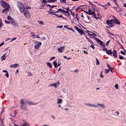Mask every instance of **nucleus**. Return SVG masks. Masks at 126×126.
<instances>
[{
  "mask_svg": "<svg viewBox=\"0 0 126 126\" xmlns=\"http://www.w3.org/2000/svg\"><path fill=\"white\" fill-rule=\"evenodd\" d=\"M74 28L78 32L80 30V29H79V28H78L77 26H75Z\"/></svg>",
  "mask_w": 126,
  "mask_h": 126,
  "instance_id": "nucleus-32",
  "label": "nucleus"
},
{
  "mask_svg": "<svg viewBox=\"0 0 126 126\" xmlns=\"http://www.w3.org/2000/svg\"><path fill=\"white\" fill-rule=\"evenodd\" d=\"M60 2L61 3H63L64 2V3H66V0H60Z\"/></svg>",
  "mask_w": 126,
  "mask_h": 126,
  "instance_id": "nucleus-33",
  "label": "nucleus"
},
{
  "mask_svg": "<svg viewBox=\"0 0 126 126\" xmlns=\"http://www.w3.org/2000/svg\"><path fill=\"white\" fill-rule=\"evenodd\" d=\"M17 39V38H16V37L13 38H12V40H11V42H12L13 41H15V40H16Z\"/></svg>",
  "mask_w": 126,
  "mask_h": 126,
  "instance_id": "nucleus-48",
  "label": "nucleus"
},
{
  "mask_svg": "<svg viewBox=\"0 0 126 126\" xmlns=\"http://www.w3.org/2000/svg\"><path fill=\"white\" fill-rule=\"evenodd\" d=\"M95 60H96V65H99V64H100V62H99V60H98V59L97 58H95Z\"/></svg>",
  "mask_w": 126,
  "mask_h": 126,
  "instance_id": "nucleus-31",
  "label": "nucleus"
},
{
  "mask_svg": "<svg viewBox=\"0 0 126 126\" xmlns=\"http://www.w3.org/2000/svg\"><path fill=\"white\" fill-rule=\"evenodd\" d=\"M121 54H122V55H124V56H126V53H125V52L123 51H121Z\"/></svg>",
  "mask_w": 126,
  "mask_h": 126,
  "instance_id": "nucleus-52",
  "label": "nucleus"
},
{
  "mask_svg": "<svg viewBox=\"0 0 126 126\" xmlns=\"http://www.w3.org/2000/svg\"><path fill=\"white\" fill-rule=\"evenodd\" d=\"M2 23L1 22V20L0 19V28L2 26Z\"/></svg>",
  "mask_w": 126,
  "mask_h": 126,
  "instance_id": "nucleus-53",
  "label": "nucleus"
},
{
  "mask_svg": "<svg viewBox=\"0 0 126 126\" xmlns=\"http://www.w3.org/2000/svg\"><path fill=\"white\" fill-rule=\"evenodd\" d=\"M59 85H60V83H52L49 85V87H53L54 86L55 88H57Z\"/></svg>",
  "mask_w": 126,
  "mask_h": 126,
  "instance_id": "nucleus-12",
  "label": "nucleus"
},
{
  "mask_svg": "<svg viewBox=\"0 0 126 126\" xmlns=\"http://www.w3.org/2000/svg\"><path fill=\"white\" fill-rule=\"evenodd\" d=\"M7 19L10 21V23H11L12 25H14L16 26V27H18V23H17L13 18H11V17L9 16H8Z\"/></svg>",
  "mask_w": 126,
  "mask_h": 126,
  "instance_id": "nucleus-5",
  "label": "nucleus"
},
{
  "mask_svg": "<svg viewBox=\"0 0 126 126\" xmlns=\"http://www.w3.org/2000/svg\"><path fill=\"white\" fill-rule=\"evenodd\" d=\"M64 51V46L58 48V52L59 53H63Z\"/></svg>",
  "mask_w": 126,
  "mask_h": 126,
  "instance_id": "nucleus-17",
  "label": "nucleus"
},
{
  "mask_svg": "<svg viewBox=\"0 0 126 126\" xmlns=\"http://www.w3.org/2000/svg\"><path fill=\"white\" fill-rule=\"evenodd\" d=\"M107 50L108 49H107L106 48H104L102 49V51H103L104 52H105V53H106V52L107 51Z\"/></svg>",
  "mask_w": 126,
  "mask_h": 126,
  "instance_id": "nucleus-54",
  "label": "nucleus"
},
{
  "mask_svg": "<svg viewBox=\"0 0 126 126\" xmlns=\"http://www.w3.org/2000/svg\"><path fill=\"white\" fill-rule=\"evenodd\" d=\"M107 67H108V68H110L111 65H110V64H109V63H107Z\"/></svg>",
  "mask_w": 126,
  "mask_h": 126,
  "instance_id": "nucleus-60",
  "label": "nucleus"
},
{
  "mask_svg": "<svg viewBox=\"0 0 126 126\" xmlns=\"http://www.w3.org/2000/svg\"><path fill=\"white\" fill-rule=\"evenodd\" d=\"M113 69V67H110V68H109V70H110V71H112V70Z\"/></svg>",
  "mask_w": 126,
  "mask_h": 126,
  "instance_id": "nucleus-62",
  "label": "nucleus"
},
{
  "mask_svg": "<svg viewBox=\"0 0 126 126\" xmlns=\"http://www.w3.org/2000/svg\"><path fill=\"white\" fill-rule=\"evenodd\" d=\"M42 2H44L45 3H47V0H43Z\"/></svg>",
  "mask_w": 126,
  "mask_h": 126,
  "instance_id": "nucleus-61",
  "label": "nucleus"
},
{
  "mask_svg": "<svg viewBox=\"0 0 126 126\" xmlns=\"http://www.w3.org/2000/svg\"><path fill=\"white\" fill-rule=\"evenodd\" d=\"M21 102V107L20 109L23 110L24 111H27V102L25 101L24 99H22L20 100Z\"/></svg>",
  "mask_w": 126,
  "mask_h": 126,
  "instance_id": "nucleus-2",
  "label": "nucleus"
},
{
  "mask_svg": "<svg viewBox=\"0 0 126 126\" xmlns=\"http://www.w3.org/2000/svg\"><path fill=\"white\" fill-rule=\"evenodd\" d=\"M28 76H32V73L31 72L28 73Z\"/></svg>",
  "mask_w": 126,
  "mask_h": 126,
  "instance_id": "nucleus-51",
  "label": "nucleus"
},
{
  "mask_svg": "<svg viewBox=\"0 0 126 126\" xmlns=\"http://www.w3.org/2000/svg\"><path fill=\"white\" fill-rule=\"evenodd\" d=\"M78 33H79V34L81 35H85V32H83V31H82V30H80L79 31V32H78Z\"/></svg>",
  "mask_w": 126,
  "mask_h": 126,
  "instance_id": "nucleus-22",
  "label": "nucleus"
},
{
  "mask_svg": "<svg viewBox=\"0 0 126 126\" xmlns=\"http://www.w3.org/2000/svg\"><path fill=\"white\" fill-rule=\"evenodd\" d=\"M34 44V49H35V50H38V49L40 48V46H42V42H40L38 41H35Z\"/></svg>",
  "mask_w": 126,
  "mask_h": 126,
  "instance_id": "nucleus-6",
  "label": "nucleus"
},
{
  "mask_svg": "<svg viewBox=\"0 0 126 126\" xmlns=\"http://www.w3.org/2000/svg\"><path fill=\"white\" fill-rule=\"evenodd\" d=\"M113 20L111 19L110 20H107L106 21V23L108 26L110 27H113L114 26V23H113Z\"/></svg>",
  "mask_w": 126,
  "mask_h": 126,
  "instance_id": "nucleus-9",
  "label": "nucleus"
},
{
  "mask_svg": "<svg viewBox=\"0 0 126 126\" xmlns=\"http://www.w3.org/2000/svg\"><path fill=\"white\" fill-rule=\"evenodd\" d=\"M6 55V54H5L1 57V61H5V59H6V56H5Z\"/></svg>",
  "mask_w": 126,
  "mask_h": 126,
  "instance_id": "nucleus-25",
  "label": "nucleus"
},
{
  "mask_svg": "<svg viewBox=\"0 0 126 126\" xmlns=\"http://www.w3.org/2000/svg\"><path fill=\"white\" fill-rule=\"evenodd\" d=\"M63 11V9H61V8H60V9H59L58 10V11Z\"/></svg>",
  "mask_w": 126,
  "mask_h": 126,
  "instance_id": "nucleus-63",
  "label": "nucleus"
},
{
  "mask_svg": "<svg viewBox=\"0 0 126 126\" xmlns=\"http://www.w3.org/2000/svg\"><path fill=\"white\" fill-rule=\"evenodd\" d=\"M63 103V99L58 98L57 104H62Z\"/></svg>",
  "mask_w": 126,
  "mask_h": 126,
  "instance_id": "nucleus-20",
  "label": "nucleus"
},
{
  "mask_svg": "<svg viewBox=\"0 0 126 126\" xmlns=\"http://www.w3.org/2000/svg\"><path fill=\"white\" fill-rule=\"evenodd\" d=\"M115 87L116 89H119V85L118 84H115Z\"/></svg>",
  "mask_w": 126,
  "mask_h": 126,
  "instance_id": "nucleus-41",
  "label": "nucleus"
},
{
  "mask_svg": "<svg viewBox=\"0 0 126 126\" xmlns=\"http://www.w3.org/2000/svg\"><path fill=\"white\" fill-rule=\"evenodd\" d=\"M62 11L64 13H68V11H64V10H63V9H62Z\"/></svg>",
  "mask_w": 126,
  "mask_h": 126,
  "instance_id": "nucleus-50",
  "label": "nucleus"
},
{
  "mask_svg": "<svg viewBox=\"0 0 126 126\" xmlns=\"http://www.w3.org/2000/svg\"><path fill=\"white\" fill-rule=\"evenodd\" d=\"M119 59H120V60H124V59H125V58H124L123 56H119Z\"/></svg>",
  "mask_w": 126,
  "mask_h": 126,
  "instance_id": "nucleus-46",
  "label": "nucleus"
},
{
  "mask_svg": "<svg viewBox=\"0 0 126 126\" xmlns=\"http://www.w3.org/2000/svg\"><path fill=\"white\" fill-rule=\"evenodd\" d=\"M2 72H5L6 74H5V76L7 77V78H8L9 77V74L8 73V72L6 70H4L2 71Z\"/></svg>",
  "mask_w": 126,
  "mask_h": 126,
  "instance_id": "nucleus-18",
  "label": "nucleus"
},
{
  "mask_svg": "<svg viewBox=\"0 0 126 126\" xmlns=\"http://www.w3.org/2000/svg\"><path fill=\"white\" fill-rule=\"evenodd\" d=\"M94 39L95 40V41H96L97 43L99 44V45H100V46H101V47H103V48H105V44H104V42L101 41V40L96 37H94Z\"/></svg>",
  "mask_w": 126,
  "mask_h": 126,
  "instance_id": "nucleus-8",
  "label": "nucleus"
},
{
  "mask_svg": "<svg viewBox=\"0 0 126 126\" xmlns=\"http://www.w3.org/2000/svg\"><path fill=\"white\" fill-rule=\"evenodd\" d=\"M22 126H30L29 124L27 122H26L22 125Z\"/></svg>",
  "mask_w": 126,
  "mask_h": 126,
  "instance_id": "nucleus-29",
  "label": "nucleus"
},
{
  "mask_svg": "<svg viewBox=\"0 0 126 126\" xmlns=\"http://www.w3.org/2000/svg\"><path fill=\"white\" fill-rule=\"evenodd\" d=\"M57 0H47V1L48 2H49V3H54L55 2V1H57Z\"/></svg>",
  "mask_w": 126,
  "mask_h": 126,
  "instance_id": "nucleus-28",
  "label": "nucleus"
},
{
  "mask_svg": "<svg viewBox=\"0 0 126 126\" xmlns=\"http://www.w3.org/2000/svg\"><path fill=\"white\" fill-rule=\"evenodd\" d=\"M113 18L114 19H113V20L114 23H116V24H117V25H120L121 24V22H120V20H119V19L116 18V17H115V16H113Z\"/></svg>",
  "mask_w": 126,
  "mask_h": 126,
  "instance_id": "nucleus-11",
  "label": "nucleus"
},
{
  "mask_svg": "<svg viewBox=\"0 0 126 126\" xmlns=\"http://www.w3.org/2000/svg\"><path fill=\"white\" fill-rule=\"evenodd\" d=\"M108 7H109V6H107L106 5H104V6L103 7L104 10H107V9H108Z\"/></svg>",
  "mask_w": 126,
  "mask_h": 126,
  "instance_id": "nucleus-35",
  "label": "nucleus"
},
{
  "mask_svg": "<svg viewBox=\"0 0 126 126\" xmlns=\"http://www.w3.org/2000/svg\"><path fill=\"white\" fill-rule=\"evenodd\" d=\"M90 47H91V48H92V49H93V50H94V49H95V47L94 46H93V44L91 43V45H90Z\"/></svg>",
  "mask_w": 126,
  "mask_h": 126,
  "instance_id": "nucleus-37",
  "label": "nucleus"
},
{
  "mask_svg": "<svg viewBox=\"0 0 126 126\" xmlns=\"http://www.w3.org/2000/svg\"><path fill=\"white\" fill-rule=\"evenodd\" d=\"M85 37L86 39H87V41L88 42H90V43H91V44H94L93 41H92V40H91V39H90V38H88L85 35Z\"/></svg>",
  "mask_w": 126,
  "mask_h": 126,
  "instance_id": "nucleus-21",
  "label": "nucleus"
},
{
  "mask_svg": "<svg viewBox=\"0 0 126 126\" xmlns=\"http://www.w3.org/2000/svg\"><path fill=\"white\" fill-rule=\"evenodd\" d=\"M68 30H71V31H72V32H75L73 30H72V28H68Z\"/></svg>",
  "mask_w": 126,
  "mask_h": 126,
  "instance_id": "nucleus-49",
  "label": "nucleus"
},
{
  "mask_svg": "<svg viewBox=\"0 0 126 126\" xmlns=\"http://www.w3.org/2000/svg\"><path fill=\"white\" fill-rule=\"evenodd\" d=\"M86 106H89V107H94L95 108L98 107V106H100L102 109H106V106L104 104L97 103L96 105L91 104L90 103H86Z\"/></svg>",
  "mask_w": 126,
  "mask_h": 126,
  "instance_id": "nucleus-4",
  "label": "nucleus"
},
{
  "mask_svg": "<svg viewBox=\"0 0 126 126\" xmlns=\"http://www.w3.org/2000/svg\"><path fill=\"white\" fill-rule=\"evenodd\" d=\"M106 5H107V6H110L111 5V3L110 2H108L106 4Z\"/></svg>",
  "mask_w": 126,
  "mask_h": 126,
  "instance_id": "nucleus-47",
  "label": "nucleus"
},
{
  "mask_svg": "<svg viewBox=\"0 0 126 126\" xmlns=\"http://www.w3.org/2000/svg\"><path fill=\"white\" fill-rule=\"evenodd\" d=\"M76 18L78 21H79V19H78V14H76Z\"/></svg>",
  "mask_w": 126,
  "mask_h": 126,
  "instance_id": "nucleus-45",
  "label": "nucleus"
},
{
  "mask_svg": "<svg viewBox=\"0 0 126 126\" xmlns=\"http://www.w3.org/2000/svg\"><path fill=\"white\" fill-rule=\"evenodd\" d=\"M31 34L32 35V37H35V34L33 32H31Z\"/></svg>",
  "mask_w": 126,
  "mask_h": 126,
  "instance_id": "nucleus-59",
  "label": "nucleus"
},
{
  "mask_svg": "<svg viewBox=\"0 0 126 126\" xmlns=\"http://www.w3.org/2000/svg\"><path fill=\"white\" fill-rule=\"evenodd\" d=\"M25 102H27V104H29V105H37V104H38V102L34 103L31 101H25Z\"/></svg>",
  "mask_w": 126,
  "mask_h": 126,
  "instance_id": "nucleus-15",
  "label": "nucleus"
},
{
  "mask_svg": "<svg viewBox=\"0 0 126 126\" xmlns=\"http://www.w3.org/2000/svg\"><path fill=\"white\" fill-rule=\"evenodd\" d=\"M74 72H75L76 73V72H78V70H74Z\"/></svg>",
  "mask_w": 126,
  "mask_h": 126,
  "instance_id": "nucleus-64",
  "label": "nucleus"
},
{
  "mask_svg": "<svg viewBox=\"0 0 126 126\" xmlns=\"http://www.w3.org/2000/svg\"><path fill=\"white\" fill-rule=\"evenodd\" d=\"M65 9H66V11H70L71 9H69V7H65V8H63Z\"/></svg>",
  "mask_w": 126,
  "mask_h": 126,
  "instance_id": "nucleus-38",
  "label": "nucleus"
},
{
  "mask_svg": "<svg viewBox=\"0 0 126 126\" xmlns=\"http://www.w3.org/2000/svg\"><path fill=\"white\" fill-rule=\"evenodd\" d=\"M4 9H3L2 11V13H7L9 11V9L10 7H7V8H4Z\"/></svg>",
  "mask_w": 126,
  "mask_h": 126,
  "instance_id": "nucleus-13",
  "label": "nucleus"
},
{
  "mask_svg": "<svg viewBox=\"0 0 126 126\" xmlns=\"http://www.w3.org/2000/svg\"><path fill=\"white\" fill-rule=\"evenodd\" d=\"M5 22L6 24H10V21H5Z\"/></svg>",
  "mask_w": 126,
  "mask_h": 126,
  "instance_id": "nucleus-57",
  "label": "nucleus"
},
{
  "mask_svg": "<svg viewBox=\"0 0 126 126\" xmlns=\"http://www.w3.org/2000/svg\"><path fill=\"white\" fill-rule=\"evenodd\" d=\"M114 8L117 12H118V9H119V7H114Z\"/></svg>",
  "mask_w": 126,
  "mask_h": 126,
  "instance_id": "nucleus-42",
  "label": "nucleus"
},
{
  "mask_svg": "<svg viewBox=\"0 0 126 126\" xmlns=\"http://www.w3.org/2000/svg\"><path fill=\"white\" fill-rule=\"evenodd\" d=\"M110 40H109V41L106 42V45L109 46V43H110Z\"/></svg>",
  "mask_w": 126,
  "mask_h": 126,
  "instance_id": "nucleus-56",
  "label": "nucleus"
},
{
  "mask_svg": "<svg viewBox=\"0 0 126 126\" xmlns=\"http://www.w3.org/2000/svg\"><path fill=\"white\" fill-rule=\"evenodd\" d=\"M106 53L107 55H112V50H108V49L106 50Z\"/></svg>",
  "mask_w": 126,
  "mask_h": 126,
  "instance_id": "nucleus-23",
  "label": "nucleus"
},
{
  "mask_svg": "<svg viewBox=\"0 0 126 126\" xmlns=\"http://www.w3.org/2000/svg\"><path fill=\"white\" fill-rule=\"evenodd\" d=\"M17 5L20 10V12L21 13H24V15L26 17V18H30L31 14L28 9H30L31 8L30 7H28L27 9L26 8L25 5L23 4L21 1H18Z\"/></svg>",
  "mask_w": 126,
  "mask_h": 126,
  "instance_id": "nucleus-1",
  "label": "nucleus"
},
{
  "mask_svg": "<svg viewBox=\"0 0 126 126\" xmlns=\"http://www.w3.org/2000/svg\"><path fill=\"white\" fill-rule=\"evenodd\" d=\"M89 11L88 12H85L87 14H89L90 15H93L94 17V18H95V19H100V14H97V17H96V14L95 13V10L93 11L92 12H91V9L90 8L88 9Z\"/></svg>",
  "mask_w": 126,
  "mask_h": 126,
  "instance_id": "nucleus-3",
  "label": "nucleus"
},
{
  "mask_svg": "<svg viewBox=\"0 0 126 126\" xmlns=\"http://www.w3.org/2000/svg\"><path fill=\"white\" fill-rule=\"evenodd\" d=\"M18 66H19V65L17 63L11 64L10 65V67H11V68H16L17 67H18Z\"/></svg>",
  "mask_w": 126,
  "mask_h": 126,
  "instance_id": "nucleus-16",
  "label": "nucleus"
},
{
  "mask_svg": "<svg viewBox=\"0 0 126 126\" xmlns=\"http://www.w3.org/2000/svg\"><path fill=\"white\" fill-rule=\"evenodd\" d=\"M62 64V63H61V60H59L58 62V66H60Z\"/></svg>",
  "mask_w": 126,
  "mask_h": 126,
  "instance_id": "nucleus-36",
  "label": "nucleus"
},
{
  "mask_svg": "<svg viewBox=\"0 0 126 126\" xmlns=\"http://www.w3.org/2000/svg\"><path fill=\"white\" fill-rule=\"evenodd\" d=\"M67 99L69 101H70L73 99V95L71 94H67Z\"/></svg>",
  "mask_w": 126,
  "mask_h": 126,
  "instance_id": "nucleus-14",
  "label": "nucleus"
},
{
  "mask_svg": "<svg viewBox=\"0 0 126 126\" xmlns=\"http://www.w3.org/2000/svg\"><path fill=\"white\" fill-rule=\"evenodd\" d=\"M109 72H110V70L106 69L105 70V73H109Z\"/></svg>",
  "mask_w": 126,
  "mask_h": 126,
  "instance_id": "nucleus-40",
  "label": "nucleus"
},
{
  "mask_svg": "<svg viewBox=\"0 0 126 126\" xmlns=\"http://www.w3.org/2000/svg\"><path fill=\"white\" fill-rule=\"evenodd\" d=\"M122 10H123L122 8L118 7V11H122Z\"/></svg>",
  "mask_w": 126,
  "mask_h": 126,
  "instance_id": "nucleus-55",
  "label": "nucleus"
},
{
  "mask_svg": "<svg viewBox=\"0 0 126 126\" xmlns=\"http://www.w3.org/2000/svg\"><path fill=\"white\" fill-rule=\"evenodd\" d=\"M66 91H67V90H66V89H63V92L64 93H66Z\"/></svg>",
  "mask_w": 126,
  "mask_h": 126,
  "instance_id": "nucleus-44",
  "label": "nucleus"
},
{
  "mask_svg": "<svg viewBox=\"0 0 126 126\" xmlns=\"http://www.w3.org/2000/svg\"><path fill=\"white\" fill-rule=\"evenodd\" d=\"M54 7H57V6L51 5L50 7H49V10H50V11H51L52 10V9L54 8Z\"/></svg>",
  "mask_w": 126,
  "mask_h": 126,
  "instance_id": "nucleus-30",
  "label": "nucleus"
},
{
  "mask_svg": "<svg viewBox=\"0 0 126 126\" xmlns=\"http://www.w3.org/2000/svg\"><path fill=\"white\" fill-rule=\"evenodd\" d=\"M53 63L54 67H58V63H57V61H55L54 62H53Z\"/></svg>",
  "mask_w": 126,
  "mask_h": 126,
  "instance_id": "nucleus-24",
  "label": "nucleus"
},
{
  "mask_svg": "<svg viewBox=\"0 0 126 126\" xmlns=\"http://www.w3.org/2000/svg\"><path fill=\"white\" fill-rule=\"evenodd\" d=\"M53 15H55L57 17H62V18H64L63 17V15H60L57 14H53Z\"/></svg>",
  "mask_w": 126,
  "mask_h": 126,
  "instance_id": "nucleus-27",
  "label": "nucleus"
},
{
  "mask_svg": "<svg viewBox=\"0 0 126 126\" xmlns=\"http://www.w3.org/2000/svg\"><path fill=\"white\" fill-rule=\"evenodd\" d=\"M90 32L92 33L91 32L89 31H87L86 32V33H88V35L90 36V38H96L95 37L97 35H96V34H95V33H93V34H90Z\"/></svg>",
  "mask_w": 126,
  "mask_h": 126,
  "instance_id": "nucleus-10",
  "label": "nucleus"
},
{
  "mask_svg": "<svg viewBox=\"0 0 126 126\" xmlns=\"http://www.w3.org/2000/svg\"><path fill=\"white\" fill-rule=\"evenodd\" d=\"M49 12V14H53V13H58L59 12V11H52V12Z\"/></svg>",
  "mask_w": 126,
  "mask_h": 126,
  "instance_id": "nucleus-34",
  "label": "nucleus"
},
{
  "mask_svg": "<svg viewBox=\"0 0 126 126\" xmlns=\"http://www.w3.org/2000/svg\"><path fill=\"white\" fill-rule=\"evenodd\" d=\"M39 24L41 25H44V23L43 22V21H39Z\"/></svg>",
  "mask_w": 126,
  "mask_h": 126,
  "instance_id": "nucleus-43",
  "label": "nucleus"
},
{
  "mask_svg": "<svg viewBox=\"0 0 126 126\" xmlns=\"http://www.w3.org/2000/svg\"><path fill=\"white\" fill-rule=\"evenodd\" d=\"M47 66H48L50 68H52V67H53V65H52V63H47Z\"/></svg>",
  "mask_w": 126,
  "mask_h": 126,
  "instance_id": "nucleus-26",
  "label": "nucleus"
},
{
  "mask_svg": "<svg viewBox=\"0 0 126 126\" xmlns=\"http://www.w3.org/2000/svg\"><path fill=\"white\" fill-rule=\"evenodd\" d=\"M112 55L113 57H115V58H118V55H117V51L115 50H113V51L112 52Z\"/></svg>",
  "mask_w": 126,
  "mask_h": 126,
  "instance_id": "nucleus-19",
  "label": "nucleus"
},
{
  "mask_svg": "<svg viewBox=\"0 0 126 126\" xmlns=\"http://www.w3.org/2000/svg\"><path fill=\"white\" fill-rule=\"evenodd\" d=\"M64 28H66V29H68V26L67 25H65L64 26Z\"/></svg>",
  "mask_w": 126,
  "mask_h": 126,
  "instance_id": "nucleus-58",
  "label": "nucleus"
},
{
  "mask_svg": "<svg viewBox=\"0 0 126 126\" xmlns=\"http://www.w3.org/2000/svg\"><path fill=\"white\" fill-rule=\"evenodd\" d=\"M0 5H1V6L3 7V8L10 7V6H9V4H8V3L4 1V0H1L0 1Z\"/></svg>",
  "mask_w": 126,
  "mask_h": 126,
  "instance_id": "nucleus-7",
  "label": "nucleus"
},
{
  "mask_svg": "<svg viewBox=\"0 0 126 126\" xmlns=\"http://www.w3.org/2000/svg\"><path fill=\"white\" fill-rule=\"evenodd\" d=\"M70 12L71 13L73 16H75V14H74V12H73V11L71 10H70Z\"/></svg>",
  "mask_w": 126,
  "mask_h": 126,
  "instance_id": "nucleus-39",
  "label": "nucleus"
}]
</instances>
